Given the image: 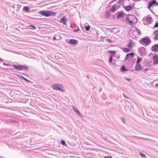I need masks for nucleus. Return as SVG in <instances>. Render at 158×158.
Masks as SVG:
<instances>
[{"mask_svg": "<svg viewBox=\"0 0 158 158\" xmlns=\"http://www.w3.org/2000/svg\"><path fill=\"white\" fill-rule=\"evenodd\" d=\"M39 13L41 15L46 17L54 16L56 14V12L49 10H40L39 12Z\"/></svg>", "mask_w": 158, "mask_h": 158, "instance_id": "1", "label": "nucleus"}, {"mask_svg": "<svg viewBox=\"0 0 158 158\" xmlns=\"http://www.w3.org/2000/svg\"><path fill=\"white\" fill-rule=\"evenodd\" d=\"M139 42L141 44L146 46H148L151 42V41L149 37H146L141 39Z\"/></svg>", "mask_w": 158, "mask_h": 158, "instance_id": "2", "label": "nucleus"}, {"mask_svg": "<svg viewBox=\"0 0 158 158\" xmlns=\"http://www.w3.org/2000/svg\"><path fill=\"white\" fill-rule=\"evenodd\" d=\"M13 66L15 69L18 71H21L22 70L28 71L29 69V67L25 65L13 64Z\"/></svg>", "mask_w": 158, "mask_h": 158, "instance_id": "3", "label": "nucleus"}, {"mask_svg": "<svg viewBox=\"0 0 158 158\" xmlns=\"http://www.w3.org/2000/svg\"><path fill=\"white\" fill-rule=\"evenodd\" d=\"M52 88L54 89L60 90L63 91V90L61 89L63 88L62 85L60 84H55L52 86Z\"/></svg>", "mask_w": 158, "mask_h": 158, "instance_id": "4", "label": "nucleus"}, {"mask_svg": "<svg viewBox=\"0 0 158 158\" xmlns=\"http://www.w3.org/2000/svg\"><path fill=\"white\" fill-rule=\"evenodd\" d=\"M157 4V2L156 0H151L150 1L148 2V8L150 9L151 7L153 5H156Z\"/></svg>", "mask_w": 158, "mask_h": 158, "instance_id": "5", "label": "nucleus"}, {"mask_svg": "<svg viewBox=\"0 0 158 158\" xmlns=\"http://www.w3.org/2000/svg\"><path fill=\"white\" fill-rule=\"evenodd\" d=\"M117 14V15L116 16L117 19H121L123 17H124L123 14H125L124 13V12L122 11H121L119 12H117L116 13Z\"/></svg>", "mask_w": 158, "mask_h": 158, "instance_id": "6", "label": "nucleus"}, {"mask_svg": "<svg viewBox=\"0 0 158 158\" xmlns=\"http://www.w3.org/2000/svg\"><path fill=\"white\" fill-rule=\"evenodd\" d=\"M153 60L154 64H158V55L155 54L153 57Z\"/></svg>", "mask_w": 158, "mask_h": 158, "instance_id": "7", "label": "nucleus"}, {"mask_svg": "<svg viewBox=\"0 0 158 158\" xmlns=\"http://www.w3.org/2000/svg\"><path fill=\"white\" fill-rule=\"evenodd\" d=\"M139 52L140 53V56H142L145 55V49L144 47H142L138 49Z\"/></svg>", "mask_w": 158, "mask_h": 158, "instance_id": "8", "label": "nucleus"}, {"mask_svg": "<svg viewBox=\"0 0 158 158\" xmlns=\"http://www.w3.org/2000/svg\"><path fill=\"white\" fill-rule=\"evenodd\" d=\"M151 49L152 51L155 52H157L158 51V44H156L153 46L152 48Z\"/></svg>", "mask_w": 158, "mask_h": 158, "instance_id": "9", "label": "nucleus"}, {"mask_svg": "<svg viewBox=\"0 0 158 158\" xmlns=\"http://www.w3.org/2000/svg\"><path fill=\"white\" fill-rule=\"evenodd\" d=\"M135 69L136 71H139L142 69V66L140 63H136Z\"/></svg>", "mask_w": 158, "mask_h": 158, "instance_id": "10", "label": "nucleus"}, {"mask_svg": "<svg viewBox=\"0 0 158 158\" xmlns=\"http://www.w3.org/2000/svg\"><path fill=\"white\" fill-rule=\"evenodd\" d=\"M134 55V53L133 52H132L130 53L127 54L125 57V60L128 59L129 58H132Z\"/></svg>", "mask_w": 158, "mask_h": 158, "instance_id": "11", "label": "nucleus"}, {"mask_svg": "<svg viewBox=\"0 0 158 158\" xmlns=\"http://www.w3.org/2000/svg\"><path fill=\"white\" fill-rule=\"evenodd\" d=\"M67 42L69 44H75L78 43V41L76 40L72 39H70L69 41H68Z\"/></svg>", "mask_w": 158, "mask_h": 158, "instance_id": "12", "label": "nucleus"}, {"mask_svg": "<svg viewBox=\"0 0 158 158\" xmlns=\"http://www.w3.org/2000/svg\"><path fill=\"white\" fill-rule=\"evenodd\" d=\"M152 21V18L151 17H147L145 19V22L148 24H150Z\"/></svg>", "mask_w": 158, "mask_h": 158, "instance_id": "13", "label": "nucleus"}, {"mask_svg": "<svg viewBox=\"0 0 158 158\" xmlns=\"http://www.w3.org/2000/svg\"><path fill=\"white\" fill-rule=\"evenodd\" d=\"M123 7L127 11H129L132 9V6L131 5H128L127 6H123Z\"/></svg>", "mask_w": 158, "mask_h": 158, "instance_id": "14", "label": "nucleus"}, {"mask_svg": "<svg viewBox=\"0 0 158 158\" xmlns=\"http://www.w3.org/2000/svg\"><path fill=\"white\" fill-rule=\"evenodd\" d=\"M117 10L116 6L114 5L110 9V11L112 12H114Z\"/></svg>", "mask_w": 158, "mask_h": 158, "instance_id": "15", "label": "nucleus"}, {"mask_svg": "<svg viewBox=\"0 0 158 158\" xmlns=\"http://www.w3.org/2000/svg\"><path fill=\"white\" fill-rule=\"evenodd\" d=\"M60 21L62 23L64 24L65 25L66 24L67 20L64 16L60 19Z\"/></svg>", "mask_w": 158, "mask_h": 158, "instance_id": "16", "label": "nucleus"}, {"mask_svg": "<svg viewBox=\"0 0 158 158\" xmlns=\"http://www.w3.org/2000/svg\"><path fill=\"white\" fill-rule=\"evenodd\" d=\"M126 20L127 22H128L131 25H132V24L133 23V21L129 20V17H126Z\"/></svg>", "mask_w": 158, "mask_h": 158, "instance_id": "17", "label": "nucleus"}, {"mask_svg": "<svg viewBox=\"0 0 158 158\" xmlns=\"http://www.w3.org/2000/svg\"><path fill=\"white\" fill-rule=\"evenodd\" d=\"M23 10L27 12H30L29 10L28 7L27 6H25L24 7Z\"/></svg>", "mask_w": 158, "mask_h": 158, "instance_id": "18", "label": "nucleus"}, {"mask_svg": "<svg viewBox=\"0 0 158 158\" xmlns=\"http://www.w3.org/2000/svg\"><path fill=\"white\" fill-rule=\"evenodd\" d=\"M121 70L122 72H124L127 70V69L125 68L124 65L122 66L121 68Z\"/></svg>", "mask_w": 158, "mask_h": 158, "instance_id": "19", "label": "nucleus"}, {"mask_svg": "<svg viewBox=\"0 0 158 158\" xmlns=\"http://www.w3.org/2000/svg\"><path fill=\"white\" fill-rule=\"evenodd\" d=\"M108 52L111 54V56H112L115 54L116 52V51H108Z\"/></svg>", "mask_w": 158, "mask_h": 158, "instance_id": "20", "label": "nucleus"}, {"mask_svg": "<svg viewBox=\"0 0 158 158\" xmlns=\"http://www.w3.org/2000/svg\"><path fill=\"white\" fill-rule=\"evenodd\" d=\"M111 13L109 11H107L106 13V18H109V16L110 15Z\"/></svg>", "mask_w": 158, "mask_h": 158, "instance_id": "21", "label": "nucleus"}, {"mask_svg": "<svg viewBox=\"0 0 158 158\" xmlns=\"http://www.w3.org/2000/svg\"><path fill=\"white\" fill-rule=\"evenodd\" d=\"M123 51L126 52H128L129 51V49L128 48H124L123 49Z\"/></svg>", "mask_w": 158, "mask_h": 158, "instance_id": "22", "label": "nucleus"}, {"mask_svg": "<svg viewBox=\"0 0 158 158\" xmlns=\"http://www.w3.org/2000/svg\"><path fill=\"white\" fill-rule=\"evenodd\" d=\"M142 60V58H140L139 57H138L137 60V61H136V63H140L139 62H140Z\"/></svg>", "mask_w": 158, "mask_h": 158, "instance_id": "23", "label": "nucleus"}, {"mask_svg": "<svg viewBox=\"0 0 158 158\" xmlns=\"http://www.w3.org/2000/svg\"><path fill=\"white\" fill-rule=\"evenodd\" d=\"M139 153L140 154V155L143 158H146V156L144 154H143L141 152H139Z\"/></svg>", "mask_w": 158, "mask_h": 158, "instance_id": "24", "label": "nucleus"}, {"mask_svg": "<svg viewBox=\"0 0 158 158\" xmlns=\"http://www.w3.org/2000/svg\"><path fill=\"white\" fill-rule=\"evenodd\" d=\"M117 2L119 4L122 5L123 3L124 2L123 0H120L118 1Z\"/></svg>", "mask_w": 158, "mask_h": 158, "instance_id": "25", "label": "nucleus"}, {"mask_svg": "<svg viewBox=\"0 0 158 158\" xmlns=\"http://www.w3.org/2000/svg\"><path fill=\"white\" fill-rule=\"evenodd\" d=\"M73 108L75 112L77 113H78V111H79L75 107L73 106Z\"/></svg>", "mask_w": 158, "mask_h": 158, "instance_id": "26", "label": "nucleus"}, {"mask_svg": "<svg viewBox=\"0 0 158 158\" xmlns=\"http://www.w3.org/2000/svg\"><path fill=\"white\" fill-rule=\"evenodd\" d=\"M85 28L86 31H88L90 29V26L89 25L86 26L85 27Z\"/></svg>", "mask_w": 158, "mask_h": 158, "instance_id": "27", "label": "nucleus"}, {"mask_svg": "<svg viewBox=\"0 0 158 158\" xmlns=\"http://www.w3.org/2000/svg\"><path fill=\"white\" fill-rule=\"evenodd\" d=\"M61 143L63 145H66L67 146V145L64 140H61Z\"/></svg>", "mask_w": 158, "mask_h": 158, "instance_id": "28", "label": "nucleus"}, {"mask_svg": "<svg viewBox=\"0 0 158 158\" xmlns=\"http://www.w3.org/2000/svg\"><path fill=\"white\" fill-rule=\"evenodd\" d=\"M121 120L124 123H126V120L125 119L124 117H122L121 118Z\"/></svg>", "mask_w": 158, "mask_h": 158, "instance_id": "29", "label": "nucleus"}, {"mask_svg": "<svg viewBox=\"0 0 158 158\" xmlns=\"http://www.w3.org/2000/svg\"><path fill=\"white\" fill-rule=\"evenodd\" d=\"M112 56H110V58L109 59V61L110 63H111L112 62V61L113 60Z\"/></svg>", "mask_w": 158, "mask_h": 158, "instance_id": "30", "label": "nucleus"}, {"mask_svg": "<svg viewBox=\"0 0 158 158\" xmlns=\"http://www.w3.org/2000/svg\"><path fill=\"white\" fill-rule=\"evenodd\" d=\"M23 79L24 80H25L27 82H31V81L30 80H28V79H27L25 77H23Z\"/></svg>", "mask_w": 158, "mask_h": 158, "instance_id": "31", "label": "nucleus"}, {"mask_svg": "<svg viewBox=\"0 0 158 158\" xmlns=\"http://www.w3.org/2000/svg\"><path fill=\"white\" fill-rule=\"evenodd\" d=\"M79 31V29L78 27H77V28L76 29H73V31L74 32H77L78 31Z\"/></svg>", "mask_w": 158, "mask_h": 158, "instance_id": "32", "label": "nucleus"}, {"mask_svg": "<svg viewBox=\"0 0 158 158\" xmlns=\"http://www.w3.org/2000/svg\"><path fill=\"white\" fill-rule=\"evenodd\" d=\"M132 44V42H130L129 43L128 45H127L129 47H130V48H131L132 47V46L131 45Z\"/></svg>", "mask_w": 158, "mask_h": 158, "instance_id": "33", "label": "nucleus"}, {"mask_svg": "<svg viewBox=\"0 0 158 158\" xmlns=\"http://www.w3.org/2000/svg\"><path fill=\"white\" fill-rule=\"evenodd\" d=\"M154 34L155 35H158V31L157 30L155 31L154 32Z\"/></svg>", "mask_w": 158, "mask_h": 158, "instance_id": "34", "label": "nucleus"}, {"mask_svg": "<svg viewBox=\"0 0 158 158\" xmlns=\"http://www.w3.org/2000/svg\"><path fill=\"white\" fill-rule=\"evenodd\" d=\"M136 30H137V32L138 33V35H140L141 34V32H140V30L137 28H136Z\"/></svg>", "mask_w": 158, "mask_h": 158, "instance_id": "35", "label": "nucleus"}, {"mask_svg": "<svg viewBox=\"0 0 158 158\" xmlns=\"http://www.w3.org/2000/svg\"><path fill=\"white\" fill-rule=\"evenodd\" d=\"M114 5H115L116 6V8H117L118 9L120 7V6L119 5V4H114Z\"/></svg>", "mask_w": 158, "mask_h": 158, "instance_id": "36", "label": "nucleus"}, {"mask_svg": "<svg viewBox=\"0 0 158 158\" xmlns=\"http://www.w3.org/2000/svg\"><path fill=\"white\" fill-rule=\"evenodd\" d=\"M154 27L155 28L158 27V23L157 22H156V24L154 26Z\"/></svg>", "mask_w": 158, "mask_h": 158, "instance_id": "37", "label": "nucleus"}, {"mask_svg": "<svg viewBox=\"0 0 158 158\" xmlns=\"http://www.w3.org/2000/svg\"><path fill=\"white\" fill-rule=\"evenodd\" d=\"M158 39V35H155L154 37L155 40H156Z\"/></svg>", "mask_w": 158, "mask_h": 158, "instance_id": "38", "label": "nucleus"}, {"mask_svg": "<svg viewBox=\"0 0 158 158\" xmlns=\"http://www.w3.org/2000/svg\"><path fill=\"white\" fill-rule=\"evenodd\" d=\"M104 158H112V157L111 156H104Z\"/></svg>", "mask_w": 158, "mask_h": 158, "instance_id": "39", "label": "nucleus"}, {"mask_svg": "<svg viewBox=\"0 0 158 158\" xmlns=\"http://www.w3.org/2000/svg\"><path fill=\"white\" fill-rule=\"evenodd\" d=\"M29 26L30 27H33L34 28H33L32 29V30L36 29V27L34 26H33V25H30Z\"/></svg>", "mask_w": 158, "mask_h": 158, "instance_id": "40", "label": "nucleus"}, {"mask_svg": "<svg viewBox=\"0 0 158 158\" xmlns=\"http://www.w3.org/2000/svg\"><path fill=\"white\" fill-rule=\"evenodd\" d=\"M106 40H107L110 43H112L113 41H112L111 40H110V39H106Z\"/></svg>", "mask_w": 158, "mask_h": 158, "instance_id": "41", "label": "nucleus"}, {"mask_svg": "<svg viewBox=\"0 0 158 158\" xmlns=\"http://www.w3.org/2000/svg\"><path fill=\"white\" fill-rule=\"evenodd\" d=\"M123 95L124 98H128L126 96V95H125L124 94H123Z\"/></svg>", "mask_w": 158, "mask_h": 158, "instance_id": "42", "label": "nucleus"}, {"mask_svg": "<svg viewBox=\"0 0 158 158\" xmlns=\"http://www.w3.org/2000/svg\"><path fill=\"white\" fill-rule=\"evenodd\" d=\"M128 81H130L131 80V78H125Z\"/></svg>", "mask_w": 158, "mask_h": 158, "instance_id": "43", "label": "nucleus"}, {"mask_svg": "<svg viewBox=\"0 0 158 158\" xmlns=\"http://www.w3.org/2000/svg\"><path fill=\"white\" fill-rule=\"evenodd\" d=\"M78 114V115L79 116H82V115L80 113V112L79 111H78V113H77Z\"/></svg>", "mask_w": 158, "mask_h": 158, "instance_id": "44", "label": "nucleus"}, {"mask_svg": "<svg viewBox=\"0 0 158 158\" xmlns=\"http://www.w3.org/2000/svg\"><path fill=\"white\" fill-rule=\"evenodd\" d=\"M57 40V39H56V37L55 36H54L52 39V40Z\"/></svg>", "mask_w": 158, "mask_h": 158, "instance_id": "45", "label": "nucleus"}, {"mask_svg": "<svg viewBox=\"0 0 158 158\" xmlns=\"http://www.w3.org/2000/svg\"><path fill=\"white\" fill-rule=\"evenodd\" d=\"M4 61V60L3 59H2V58H0V61H1V62H3Z\"/></svg>", "mask_w": 158, "mask_h": 158, "instance_id": "46", "label": "nucleus"}, {"mask_svg": "<svg viewBox=\"0 0 158 158\" xmlns=\"http://www.w3.org/2000/svg\"><path fill=\"white\" fill-rule=\"evenodd\" d=\"M0 158H4L2 156H0Z\"/></svg>", "mask_w": 158, "mask_h": 158, "instance_id": "47", "label": "nucleus"}, {"mask_svg": "<svg viewBox=\"0 0 158 158\" xmlns=\"http://www.w3.org/2000/svg\"><path fill=\"white\" fill-rule=\"evenodd\" d=\"M86 77H87V78H89V76H86Z\"/></svg>", "mask_w": 158, "mask_h": 158, "instance_id": "48", "label": "nucleus"}, {"mask_svg": "<svg viewBox=\"0 0 158 158\" xmlns=\"http://www.w3.org/2000/svg\"><path fill=\"white\" fill-rule=\"evenodd\" d=\"M156 5L158 6V3H157V4H156Z\"/></svg>", "mask_w": 158, "mask_h": 158, "instance_id": "49", "label": "nucleus"}, {"mask_svg": "<svg viewBox=\"0 0 158 158\" xmlns=\"http://www.w3.org/2000/svg\"><path fill=\"white\" fill-rule=\"evenodd\" d=\"M156 86H158V84H156Z\"/></svg>", "mask_w": 158, "mask_h": 158, "instance_id": "50", "label": "nucleus"}, {"mask_svg": "<svg viewBox=\"0 0 158 158\" xmlns=\"http://www.w3.org/2000/svg\"><path fill=\"white\" fill-rule=\"evenodd\" d=\"M3 64L6 65L5 64V63H3Z\"/></svg>", "mask_w": 158, "mask_h": 158, "instance_id": "51", "label": "nucleus"}, {"mask_svg": "<svg viewBox=\"0 0 158 158\" xmlns=\"http://www.w3.org/2000/svg\"><path fill=\"white\" fill-rule=\"evenodd\" d=\"M132 0L135 1V0Z\"/></svg>", "mask_w": 158, "mask_h": 158, "instance_id": "52", "label": "nucleus"}, {"mask_svg": "<svg viewBox=\"0 0 158 158\" xmlns=\"http://www.w3.org/2000/svg\"><path fill=\"white\" fill-rule=\"evenodd\" d=\"M144 18L143 19V20H144Z\"/></svg>", "mask_w": 158, "mask_h": 158, "instance_id": "53", "label": "nucleus"}]
</instances>
